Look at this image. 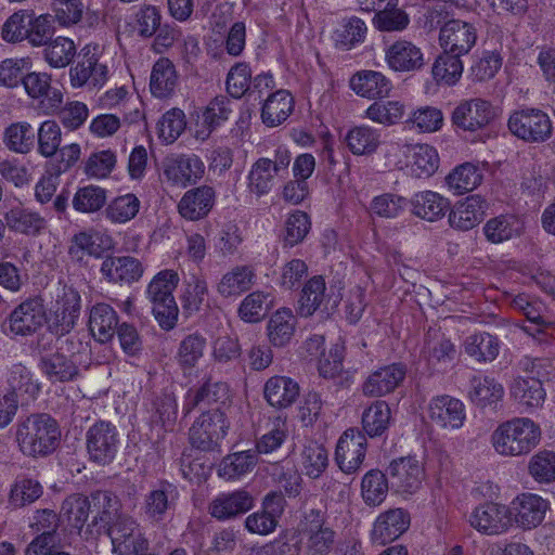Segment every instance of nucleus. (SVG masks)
<instances>
[{"label": "nucleus", "instance_id": "obj_14", "mask_svg": "<svg viewBox=\"0 0 555 555\" xmlns=\"http://www.w3.org/2000/svg\"><path fill=\"white\" fill-rule=\"evenodd\" d=\"M392 488L401 494H413L422 486L424 467L415 457L406 456L393 460L388 467Z\"/></svg>", "mask_w": 555, "mask_h": 555}, {"label": "nucleus", "instance_id": "obj_7", "mask_svg": "<svg viewBox=\"0 0 555 555\" xmlns=\"http://www.w3.org/2000/svg\"><path fill=\"white\" fill-rule=\"evenodd\" d=\"M508 129L525 142L542 143L551 138L553 125L545 112L539 108H524L509 116Z\"/></svg>", "mask_w": 555, "mask_h": 555}, {"label": "nucleus", "instance_id": "obj_55", "mask_svg": "<svg viewBox=\"0 0 555 555\" xmlns=\"http://www.w3.org/2000/svg\"><path fill=\"white\" fill-rule=\"evenodd\" d=\"M454 344L439 331H429L424 347V354L429 364L450 363L455 358Z\"/></svg>", "mask_w": 555, "mask_h": 555}, {"label": "nucleus", "instance_id": "obj_46", "mask_svg": "<svg viewBox=\"0 0 555 555\" xmlns=\"http://www.w3.org/2000/svg\"><path fill=\"white\" fill-rule=\"evenodd\" d=\"M228 398V386L224 383L210 380L206 382L197 389H190L185 396L182 412L184 415L191 413L202 403H214L223 401Z\"/></svg>", "mask_w": 555, "mask_h": 555}, {"label": "nucleus", "instance_id": "obj_34", "mask_svg": "<svg viewBox=\"0 0 555 555\" xmlns=\"http://www.w3.org/2000/svg\"><path fill=\"white\" fill-rule=\"evenodd\" d=\"M299 385L288 376L275 375L270 377L263 387L267 402L275 409H287L299 397Z\"/></svg>", "mask_w": 555, "mask_h": 555}, {"label": "nucleus", "instance_id": "obj_61", "mask_svg": "<svg viewBox=\"0 0 555 555\" xmlns=\"http://www.w3.org/2000/svg\"><path fill=\"white\" fill-rule=\"evenodd\" d=\"M76 54L74 41L66 37H56L49 41L43 49L46 62L53 68H64L70 64Z\"/></svg>", "mask_w": 555, "mask_h": 555}, {"label": "nucleus", "instance_id": "obj_12", "mask_svg": "<svg viewBox=\"0 0 555 555\" xmlns=\"http://www.w3.org/2000/svg\"><path fill=\"white\" fill-rule=\"evenodd\" d=\"M178 496L175 485L160 481L145 494L142 513L151 522H162L175 513Z\"/></svg>", "mask_w": 555, "mask_h": 555}, {"label": "nucleus", "instance_id": "obj_42", "mask_svg": "<svg viewBox=\"0 0 555 555\" xmlns=\"http://www.w3.org/2000/svg\"><path fill=\"white\" fill-rule=\"evenodd\" d=\"M524 224L514 215H500L488 220L483 227L487 240L493 244H500L521 235Z\"/></svg>", "mask_w": 555, "mask_h": 555}, {"label": "nucleus", "instance_id": "obj_35", "mask_svg": "<svg viewBox=\"0 0 555 555\" xmlns=\"http://www.w3.org/2000/svg\"><path fill=\"white\" fill-rule=\"evenodd\" d=\"M255 279L256 273L250 266H235L221 276L216 289L224 298L238 297L253 287Z\"/></svg>", "mask_w": 555, "mask_h": 555}, {"label": "nucleus", "instance_id": "obj_32", "mask_svg": "<svg viewBox=\"0 0 555 555\" xmlns=\"http://www.w3.org/2000/svg\"><path fill=\"white\" fill-rule=\"evenodd\" d=\"M486 209L487 202L480 195H470L451 210L450 225L461 231H468L482 221Z\"/></svg>", "mask_w": 555, "mask_h": 555}, {"label": "nucleus", "instance_id": "obj_33", "mask_svg": "<svg viewBox=\"0 0 555 555\" xmlns=\"http://www.w3.org/2000/svg\"><path fill=\"white\" fill-rule=\"evenodd\" d=\"M179 85L175 64L167 57L158 59L151 70L150 90L158 99L171 98Z\"/></svg>", "mask_w": 555, "mask_h": 555}, {"label": "nucleus", "instance_id": "obj_60", "mask_svg": "<svg viewBox=\"0 0 555 555\" xmlns=\"http://www.w3.org/2000/svg\"><path fill=\"white\" fill-rule=\"evenodd\" d=\"M42 495V486L31 478H17L11 486L9 493V507L22 508L33 504Z\"/></svg>", "mask_w": 555, "mask_h": 555}, {"label": "nucleus", "instance_id": "obj_45", "mask_svg": "<svg viewBox=\"0 0 555 555\" xmlns=\"http://www.w3.org/2000/svg\"><path fill=\"white\" fill-rule=\"evenodd\" d=\"M463 348L465 353L475 361L491 362L499 356L500 343L498 337L481 332L466 337Z\"/></svg>", "mask_w": 555, "mask_h": 555}, {"label": "nucleus", "instance_id": "obj_57", "mask_svg": "<svg viewBox=\"0 0 555 555\" xmlns=\"http://www.w3.org/2000/svg\"><path fill=\"white\" fill-rule=\"evenodd\" d=\"M389 490L386 475L378 469L369 470L362 478L361 495L367 506L380 505Z\"/></svg>", "mask_w": 555, "mask_h": 555}, {"label": "nucleus", "instance_id": "obj_59", "mask_svg": "<svg viewBox=\"0 0 555 555\" xmlns=\"http://www.w3.org/2000/svg\"><path fill=\"white\" fill-rule=\"evenodd\" d=\"M391 418L389 405L382 400L373 402L362 414L363 430L370 437H377L385 433Z\"/></svg>", "mask_w": 555, "mask_h": 555}, {"label": "nucleus", "instance_id": "obj_43", "mask_svg": "<svg viewBox=\"0 0 555 555\" xmlns=\"http://www.w3.org/2000/svg\"><path fill=\"white\" fill-rule=\"evenodd\" d=\"M411 155L410 171L417 179L431 177L439 168L437 150L429 144L408 145Z\"/></svg>", "mask_w": 555, "mask_h": 555}, {"label": "nucleus", "instance_id": "obj_51", "mask_svg": "<svg viewBox=\"0 0 555 555\" xmlns=\"http://www.w3.org/2000/svg\"><path fill=\"white\" fill-rule=\"evenodd\" d=\"M3 143L7 149L17 154H28L35 145V132L27 121H17L5 128Z\"/></svg>", "mask_w": 555, "mask_h": 555}, {"label": "nucleus", "instance_id": "obj_31", "mask_svg": "<svg viewBox=\"0 0 555 555\" xmlns=\"http://www.w3.org/2000/svg\"><path fill=\"white\" fill-rule=\"evenodd\" d=\"M411 212L423 220H441L450 208V201L438 192L426 190L413 194L410 201Z\"/></svg>", "mask_w": 555, "mask_h": 555}, {"label": "nucleus", "instance_id": "obj_52", "mask_svg": "<svg viewBox=\"0 0 555 555\" xmlns=\"http://www.w3.org/2000/svg\"><path fill=\"white\" fill-rule=\"evenodd\" d=\"M207 348L206 338L199 333L186 335L179 344L176 359L184 371L194 369L204 357Z\"/></svg>", "mask_w": 555, "mask_h": 555}, {"label": "nucleus", "instance_id": "obj_26", "mask_svg": "<svg viewBox=\"0 0 555 555\" xmlns=\"http://www.w3.org/2000/svg\"><path fill=\"white\" fill-rule=\"evenodd\" d=\"M513 512V524L530 530L538 527L544 519L548 504L540 495L522 493L518 495L509 507Z\"/></svg>", "mask_w": 555, "mask_h": 555}, {"label": "nucleus", "instance_id": "obj_5", "mask_svg": "<svg viewBox=\"0 0 555 555\" xmlns=\"http://www.w3.org/2000/svg\"><path fill=\"white\" fill-rule=\"evenodd\" d=\"M229 426L230 423L221 410L204 412L189 430L190 443L201 451H214L227 436Z\"/></svg>", "mask_w": 555, "mask_h": 555}, {"label": "nucleus", "instance_id": "obj_19", "mask_svg": "<svg viewBox=\"0 0 555 555\" xmlns=\"http://www.w3.org/2000/svg\"><path fill=\"white\" fill-rule=\"evenodd\" d=\"M387 66L397 73L416 72L424 67V53L414 42L399 39L384 49Z\"/></svg>", "mask_w": 555, "mask_h": 555}, {"label": "nucleus", "instance_id": "obj_30", "mask_svg": "<svg viewBox=\"0 0 555 555\" xmlns=\"http://www.w3.org/2000/svg\"><path fill=\"white\" fill-rule=\"evenodd\" d=\"M100 271L111 283L131 284L142 276L143 266L134 257L108 256L103 260Z\"/></svg>", "mask_w": 555, "mask_h": 555}, {"label": "nucleus", "instance_id": "obj_48", "mask_svg": "<svg viewBox=\"0 0 555 555\" xmlns=\"http://www.w3.org/2000/svg\"><path fill=\"white\" fill-rule=\"evenodd\" d=\"M257 462V454L251 450L235 452L223 457L218 474L225 480H235L249 474Z\"/></svg>", "mask_w": 555, "mask_h": 555}, {"label": "nucleus", "instance_id": "obj_22", "mask_svg": "<svg viewBox=\"0 0 555 555\" xmlns=\"http://www.w3.org/2000/svg\"><path fill=\"white\" fill-rule=\"evenodd\" d=\"M410 514L400 507L380 513L373 524L371 539L373 543L385 545L397 540L410 527Z\"/></svg>", "mask_w": 555, "mask_h": 555}, {"label": "nucleus", "instance_id": "obj_62", "mask_svg": "<svg viewBox=\"0 0 555 555\" xmlns=\"http://www.w3.org/2000/svg\"><path fill=\"white\" fill-rule=\"evenodd\" d=\"M62 144V129L55 120H44L37 130V153L44 158L56 156Z\"/></svg>", "mask_w": 555, "mask_h": 555}, {"label": "nucleus", "instance_id": "obj_40", "mask_svg": "<svg viewBox=\"0 0 555 555\" xmlns=\"http://www.w3.org/2000/svg\"><path fill=\"white\" fill-rule=\"evenodd\" d=\"M328 299L325 280L321 275H314L301 289L298 312L301 317H311L317 310L325 308Z\"/></svg>", "mask_w": 555, "mask_h": 555}, {"label": "nucleus", "instance_id": "obj_63", "mask_svg": "<svg viewBox=\"0 0 555 555\" xmlns=\"http://www.w3.org/2000/svg\"><path fill=\"white\" fill-rule=\"evenodd\" d=\"M141 207L140 199L132 193L115 197L105 208V217L113 223L132 220Z\"/></svg>", "mask_w": 555, "mask_h": 555}, {"label": "nucleus", "instance_id": "obj_56", "mask_svg": "<svg viewBox=\"0 0 555 555\" xmlns=\"http://www.w3.org/2000/svg\"><path fill=\"white\" fill-rule=\"evenodd\" d=\"M367 27L359 17L344 20L334 31L335 46L344 51L351 50L365 39Z\"/></svg>", "mask_w": 555, "mask_h": 555}, {"label": "nucleus", "instance_id": "obj_2", "mask_svg": "<svg viewBox=\"0 0 555 555\" xmlns=\"http://www.w3.org/2000/svg\"><path fill=\"white\" fill-rule=\"evenodd\" d=\"M541 441V429L528 417L504 422L491 435L494 451L506 457L529 454Z\"/></svg>", "mask_w": 555, "mask_h": 555}, {"label": "nucleus", "instance_id": "obj_21", "mask_svg": "<svg viewBox=\"0 0 555 555\" xmlns=\"http://www.w3.org/2000/svg\"><path fill=\"white\" fill-rule=\"evenodd\" d=\"M366 450V438L358 429L350 428L339 438L335 460L346 474L354 473L362 464Z\"/></svg>", "mask_w": 555, "mask_h": 555}, {"label": "nucleus", "instance_id": "obj_27", "mask_svg": "<svg viewBox=\"0 0 555 555\" xmlns=\"http://www.w3.org/2000/svg\"><path fill=\"white\" fill-rule=\"evenodd\" d=\"M349 87L357 95L375 101L388 98L392 82L382 72L361 69L351 76Z\"/></svg>", "mask_w": 555, "mask_h": 555}, {"label": "nucleus", "instance_id": "obj_15", "mask_svg": "<svg viewBox=\"0 0 555 555\" xmlns=\"http://www.w3.org/2000/svg\"><path fill=\"white\" fill-rule=\"evenodd\" d=\"M477 40L476 27L461 20L446 22L439 31V43L444 52L467 54Z\"/></svg>", "mask_w": 555, "mask_h": 555}, {"label": "nucleus", "instance_id": "obj_64", "mask_svg": "<svg viewBox=\"0 0 555 555\" xmlns=\"http://www.w3.org/2000/svg\"><path fill=\"white\" fill-rule=\"evenodd\" d=\"M529 475L539 483L555 481V452L541 450L528 463Z\"/></svg>", "mask_w": 555, "mask_h": 555}, {"label": "nucleus", "instance_id": "obj_23", "mask_svg": "<svg viewBox=\"0 0 555 555\" xmlns=\"http://www.w3.org/2000/svg\"><path fill=\"white\" fill-rule=\"evenodd\" d=\"M46 321L40 299L33 298L20 304L10 314L9 330L14 335L27 336L39 330Z\"/></svg>", "mask_w": 555, "mask_h": 555}, {"label": "nucleus", "instance_id": "obj_36", "mask_svg": "<svg viewBox=\"0 0 555 555\" xmlns=\"http://www.w3.org/2000/svg\"><path fill=\"white\" fill-rule=\"evenodd\" d=\"M294 105V98L289 91L280 89L271 93L261 108L262 122L268 127L281 125L293 113Z\"/></svg>", "mask_w": 555, "mask_h": 555}, {"label": "nucleus", "instance_id": "obj_25", "mask_svg": "<svg viewBox=\"0 0 555 555\" xmlns=\"http://www.w3.org/2000/svg\"><path fill=\"white\" fill-rule=\"evenodd\" d=\"M255 505L254 496L244 489L220 493L208 506L209 514L218 520H228L243 515Z\"/></svg>", "mask_w": 555, "mask_h": 555}, {"label": "nucleus", "instance_id": "obj_49", "mask_svg": "<svg viewBox=\"0 0 555 555\" xmlns=\"http://www.w3.org/2000/svg\"><path fill=\"white\" fill-rule=\"evenodd\" d=\"M40 366L51 383L73 382L79 376V370L75 362L61 353L43 358Z\"/></svg>", "mask_w": 555, "mask_h": 555}, {"label": "nucleus", "instance_id": "obj_44", "mask_svg": "<svg viewBox=\"0 0 555 555\" xmlns=\"http://www.w3.org/2000/svg\"><path fill=\"white\" fill-rule=\"evenodd\" d=\"M91 506L96 513L93 517V525L100 524V528L105 531L120 515L118 511L120 508V501L116 494L106 490H98L91 494Z\"/></svg>", "mask_w": 555, "mask_h": 555}, {"label": "nucleus", "instance_id": "obj_28", "mask_svg": "<svg viewBox=\"0 0 555 555\" xmlns=\"http://www.w3.org/2000/svg\"><path fill=\"white\" fill-rule=\"evenodd\" d=\"M405 373V366L400 363L379 367L367 376L362 385V391L367 397L386 396L403 382Z\"/></svg>", "mask_w": 555, "mask_h": 555}, {"label": "nucleus", "instance_id": "obj_13", "mask_svg": "<svg viewBox=\"0 0 555 555\" xmlns=\"http://www.w3.org/2000/svg\"><path fill=\"white\" fill-rule=\"evenodd\" d=\"M493 118L494 109L491 103L479 98L461 102L451 116L455 127L470 132L483 129Z\"/></svg>", "mask_w": 555, "mask_h": 555}, {"label": "nucleus", "instance_id": "obj_10", "mask_svg": "<svg viewBox=\"0 0 555 555\" xmlns=\"http://www.w3.org/2000/svg\"><path fill=\"white\" fill-rule=\"evenodd\" d=\"M81 310V297L78 291L64 285L59 289L55 300L50 308V326L56 335L69 333Z\"/></svg>", "mask_w": 555, "mask_h": 555}, {"label": "nucleus", "instance_id": "obj_38", "mask_svg": "<svg viewBox=\"0 0 555 555\" xmlns=\"http://www.w3.org/2000/svg\"><path fill=\"white\" fill-rule=\"evenodd\" d=\"M344 141L353 155L369 156L380 145V133L371 126H354L346 132Z\"/></svg>", "mask_w": 555, "mask_h": 555}, {"label": "nucleus", "instance_id": "obj_3", "mask_svg": "<svg viewBox=\"0 0 555 555\" xmlns=\"http://www.w3.org/2000/svg\"><path fill=\"white\" fill-rule=\"evenodd\" d=\"M178 282L176 271L163 270L153 278L146 288L154 317L165 331L172 330L178 321L179 309L173 297Z\"/></svg>", "mask_w": 555, "mask_h": 555}, {"label": "nucleus", "instance_id": "obj_53", "mask_svg": "<svg viewBox=\"0 0 555 555\" xmlns=\"http://www.w3.org/2000/svg\"><path fill=\"white\" fill-rule=\"evenodd\" d=\"M268 337L275 347L287 345L295 332V317L289 309H281L272 314L268 325Z\"/></svg>", "mask_w": 555, "mask_h": 555}, {"label": "nucleus", "instance_id": "obj_29", "mask_svg": "<svg viewBox=\"0 0 555 555\" xmlns=\"http://www.w3.org/2000/svg\"><path fill=\"white\" fill-rule=\"evenodd\" d=\"M215 190L201 185L186 191L178 204L179 214L186 220L195 221L206 217L215 204Z\"/></svg>", "mask_w": 555, "mask_h": 555}, {"label": "nucleus", "instance_id": "obj_6", "mask_svg": "<svg viewBox=\"0 0 555 555\" xmlns=\"http://www.w3.org/2000/svg\"><path fill=\"white\" fill-rule=\"evenodd\" d=\"M162 173L166 183L184 189L204 177L205 164L193 153H171L163 159Z\"/></svg>", "mask_w": 555, "mask_h": 555}, {"label": "nucleus", "instance_id": "obj_41", "mask_svg": "<svg viewBox=\"0 0 555 555\" xmlns=\"http://www.w3.org/2000/svg\"><path fill=\"white\" fill-rule=\"evenodd\" d=\"M482 171L472 163L456 166L444 178L448 190L454 195H462L474 191L482 181Z\"/></svg>", "mask_w": 555, "mask_h": 555}, {"label": "nucleus", "instance_id": "obj_9", "mask_svg": "<svg viewBox=\"0 0 555 555\" xmlns=\"http://www.w3.org/2000/svg\"><path fill=\"white\" fill-rule=\"evenodd\" d=\"M468 521L481 534L501 535L513 527V512L507 505L487 502L473 509Z\"/></svg>", "mask_w": 555, "mask_h": 555}, {"label": "nucleus", "instance_id": "obj_24", "mask_svg": "<svg viewBox=\"0 0 555 555\" xmlns=\"http://www.w3.org/2000/svg\"><path fill=\"white\" fill-rule=\"evenodd\" d=\"M70 83L74 88H101L108 78V68L90 51L85 52L78 63L69 69Z\"/></svg>", "mask_w": 555, "mask_h": 555}, {"label": "nucleus", "instance_id": "obj_54", "mask_svg": "<svg viewBox=\"0 0 555 555\" xmlns=\"http://www.w3.org/2000/svg\"><path fill=\"white\" fill-rule=\"evenodd\" d=\"M470 386V399L479 406L494 404L504 396V387L502 384L489 376L472 377Z\"/></svg>", "mask_w": 555, "mask_h": 555}, {"label": "nucleus", "instance_id": "obj_11", "mask_svg": "<svg viewBox=\"0 0 555 555\" xmlns=\"http://www.w3.org/2000/svg\"><path fill=\"white\" fill-rule=\"evenodd\" d=\"M87 450L90 459L101 465L113 462L119 448V434L109 422L99 421L87 431Z\"/></svg>", "mask_w": 555, "mask_h": 555}, {"label": "nucleus", "instance_id": "obj_47", "mask_svg": "<svg viewBox=\"0 0 555 555\" xmlns=\"http://www.w3.org/2000/svg\"><path fill=\"white\" fill-rule=\"evenodd\" d=\"M405 114V105L398 100H375L364 112V117L384 127L400 122Z\"/></svg>", "mask_w": 555, "mask_h": 555}, {"label": "nucleus", "instance_id": "obj_17", "mask_svg": "<svg viewBox=\"0 0 555 555\" xmlns=\"http://www.w3.org/2000/svg\"><path fill=\"white\" fill-rule=\"evenodd\" d=\"M427 410L430 421L443 429H460L466 420L464 403L449 395L434 397Z\"/></svg>", "mask_w": 555, "mask_h": 555}, {"label": "nucleus", "instance_id": "obj_58", "mask_svg": "<svg viewBox=\"0 0 555 555\" xmlns=\"http://www.w3.org/2000/svg\"><path fill=\"white\" fill-rule=\"evenodd\" d=\"M462 55H457L452 52L441 53L433 65V76L441 83L448 86L455 85L463 74V63L461 60Z\"/></svg>", "mask_w": 555, "mask_h": 555}, {"label": "nucleus", "instance_id": "obj_4", "mask_svg": "<svg viewBox=\"0 0 555 555\" xmlns=\"http://www.w3.org/2000/svg\"><path fill=\"white\" fill-rule=\"evenodd\" d=\"M292 155L285 147H278L271 157H261L250 167L247 175V189L249 193L261 197L268 194L275 184V180L288 173Z\"/></svg>", "mask_w": 555, "mask_h": 555}, {"label": "nucleus", "instance_id": "obj_18", "mask_svg": "<svg viewBox=\"0 0 555 555\" xmlns=\"http://www.w3.org/2000/svg\"><path fill=\"white\" fill-rule=\"evenodd\" d=\"M27 94L40 99V106L46 115H54L63 104V92L51 86V75L47 73H28L22 81Z\"/></svg>", "mask_w": 555, "mask_h": 555}, {"label": "nucleus", "instance_id": "obj_20", "mask_svg": "<svg viewBox=\"0 0 555 555\" xmlns=\"http://www.w3.org/2000/svg\"><path fill=\"white\" fill-rule=\"evenodd\" d=\"M301 532L307 538V547L314 553H325L335 544L336 533L325 524L320 509H309L301 520Z\"/></svg>", "mask_w": 555, "mask_h": 555}, {"label": "nucleus", "instance_id": "obj_39", "mask_svg": "<svg viewBox=\"0 0 555 555\" xmlns=\"http://www.w3.org/2000/svg\"><path fill=\"white\" fill-rule=\"evenodd\" d=\"M118 325L116 311L107 304L94 305L89 314V328L92 336L101 341H108L115 334Z\"/></svg>", "mask_w": 555, "mask_h": 555}, {"label": "nucleus", "instance_id": "obj_50", "mask_svg": "<svg viewBox=\"0 0 555 555\" xmlns=\"http://www.w3.org/2000/svg\"><path fill=\"white\" fill-rule=\"evenodd\" d=\"M7 384L9 386L7 395H14L16 399L23 395L35 397L40 390L33 373L22 363H14L8 369Z\"/></svg>", "mask_w": 555, "mask_h": 555}, {"label": "nucleus", "instance_id": "obj_37", "mask_svg": "<svg viewBox=\"0 0 555 555\" xmlns=\"http://www.w3.org/2000/svg\"><path fill=\"white\" fill-rule=\"evenodd\" d=\"M511 397L526 412L543 405L546 391L539 382L529 380L525 376H515L509 386Z\"/></svg>", "mask_w": 555, "mask_h": 555}, {"label": "nucleus", "instance_id": "obj_8", "mask_svg": "<svg viewBox=\"0 0 555 555\" xmlns=\"http://www.w3.org/2000/svg\"><path fill=\"white\" fill-rule=\"evenodd\" d=\"M107 533L113 552L117 555H144L149 550V541L140 525L127 514H120L108 527Z\"/></svg>", "mask_w": 555, "mask_h": 555}, {"label": "nucleus", "instance_id": "obj_1", "mask_svg": "<svg viewBox=\"0 0 555 555\" xmlns=\"http://www.w3.org/2000/svg\"><path fill=\"white\" fill-rule=\"evenodd\" d=\"M60 438L61 430L56 421L46 413L30 414L20 420L15 426L18 450L28 457L38 459L52 454Z\"/></svg>", "mask_w": 555, "mask_h": 555}, {"label": "nucleus", "instance_id": "obj_16", "mask_svg": "<svg viewBox=\"0 0 555 555\" xmlns=\"http://www.w3.org/2000/svg\"><path fill=\"white\" fill-rule=\"evenodd\" d=\"M3 219L11 232L26 236H38L48 227L46 218L39 211L25 206L21 202L7 206Z\"/></svg>", "mask_w": 555, "mask_h": 555}]
</instances>
